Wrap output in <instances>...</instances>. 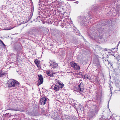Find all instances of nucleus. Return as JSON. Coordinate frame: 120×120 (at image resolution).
Segmentation results:
<instances>
[{
	"label": "nucleus",
	"mask_w": 120,
	"mask_h": 120,
	"mask_svg": "<svg viewBox=\"0 0 120 120\" xmlns=\"http://www.w3.org/2000/svg\"><path fill=\"white\" fill-rule=\"evenodd\" d=\"M58 66V64L54 62H52L50 63V67H52V68H56Z\"/></svg>",
	"instance_id": "obj_5"
},
{
	"label": "nucleus",
	"mask_w": 120,
	"mask_h": 120,
	"mask_svg": "<svg viewBox=\"0 0 120 120\" xmlns=\"http://www.w3.org/2000/svg\"><path fill=\"white\" fill-rule=\"evenodd\" d=\"M0 42L2 43V44L4 45V46H5V45L4 44L2 41L0 39Z\"/></svg>",
	"instance_id": "obj_14"
},
{
	"label": "nucleus",
	"mask_w": 120,
	"mask_h": 120,
	"mask_svg": "<svg viewBox=\"0 0 120 120\" xmlns=\"http://www.w3.org/2000/svg\"><path fill=\"white\" fill-rule=\"evenodd\" d=\"M74 68V69H77V70L79 69V70L80 69V68H78L77 69H76L77 68Z\"/></svg>",
	"instance_id": "obj_17"
},
{
	"label": "nucleus",
	"mask_w": 120,
	"mask_h": 120,
	"mask_svg": "<svg viewBox=\"0 0 120 120\" xmlns=\"http://www.w3.org/2000/svg\"><path fill=\"white\" fill-rule=\"evenodd\" d=\"M38 80L37 85L39 86L42 84L43 81V78L41 75H38Z\"/></svg>",
	"instance_id": "obj_3"
},
{
	"label": "nucleus",
	"mask_w": 120,
	"mask_h": 120,
	"mask_svg": "<svg viewBox=\"0 0 120 120\" xmlns=\"http://www.w3.org/2000/svg\"><path fill=\"white\" fill-rule=\"evenodd\" d=\"M111 66H112V65H111Z\"/></svg>",
	"instance_id": "obj_20"
},
{
	"label": "nucleus",
	"mask_w": 120,
	"mask_h": 120,
	"mask_svg": "<svg viewBox=\"0 0 120 120\" xmlns=\"http://www.w3.org/2000/svg\"><path fill=\"white\" fill-rule=\"evenodd\" d=\"M69 120H74L71 117L69 118Z\"/></svg>",
	"instance_id": "obj_16"
},
{
	"label": "nucleus",
	"mask_w": 120,
	"mask_h": 120,
	"mask_svg": "<svg viewBox=\"0 0 120 120\" xmlns=\"http://www.w3.org/2000/svg\"><path fill=\"white\" fill-rule=\"evenodd\" d=\"M59 86L56 85H55L54 88V90L55 91H58L59 90Z\"/></svg>",
	"instance_id": "obj_8"
},
{
	"label": "nucleus",
	"mask_w": 120,
	"mask_h": 120,
	"mask_svg": "<svg viewBox=\"0 0 120 120\" xmlns=\"http://www.w3.org/2000/svg\"><path fill=\"white\" fill-rule=\"evenodd\" d=\"M70 65L71 67H75V68H80V67L77 65L76 63H75L74 62H71Z\"/></svg>",
	"instance_id": "obj_6"
},
{
	"label": "nucleus",
	"mask_w": 120,
	"mask_h": 120,
	"mask_svg": "<svg viewBox=\"0 0 120 120\" xmlns=\"http://www.w3.org/2000/svg\"><path fill=\"white\" fill-rule=\"evenodd\" d=\"M8 87H9L17 86L19 85V83L17 81L13 79H10L8 82Z\"/></svg>",
	"instance_id": "obj_1"
},
{
	"label": "nucleus",
	"mask_w": 120,
	"mask_h": 120,
	"mask_svg": "<svg viewBox=\"0 0 120 120\" xmlns=\"http://www.w3.org/2000/svg\"><path fill=\"white\" fill-rule=\"evenodd\" d=\"M13 27H8L7 28H6L5 29H4V30H11L12 28H13Z\"/></svg>",
	"instance_id": "obj_10"
},
{
	"label": "nucleus",
	"mask_w": 120,
	"mask_h": 120,
	"mask_svg": "<svg viewBox=\"0 0 120 120\" xmlns=\"http://www.w3.org/2000/svg\"><path fill=\"white\" fill-rule=\"evenodd\" d=\"M86 79H89L90 80H91V77L89 75V76H88V75L87 76V75H86Z\"/></svg>",
	"instance_id": "obj_11"
},
{
	"label": "nucleus",
	"mask_w": 120,
	"mask_h": 120,
	"mask_svg": "<svg viewBox=\"0 0 120 120\" xmlns=\"http://www.w3.org/2000/svg\"><path fill=\"white\" fill-rule=\"evenodd\" d=\"M5 74V73L3 72V71L0 72V77H3V76Z\"/></svg>",
	"instance_id": "obj_9"
},
{
	"label": "nucleus",
	"mask_w": 120,
	"mask_h": 120,
	"mask_svg": "<svg viewBox=\"0 0 120 120\" xmlns=\"http://www.w3.org/2000/svg\"><path fill=\"white\" fill-rule=\"evenodd\" d=\"M47 74H48V75L49 76H51V75L50 74V73L49 72H48V73H47Z\"/></svg>",
	"instance_id": "obj_15"
},
{
	"label": "nucleus",
	"mask_w": 120,
	"mask_h": 120,
	"mask_svg": "<svg viewBox=\"0 0 120 120\" xmlns=\"http://www.w3.org/2000/svg\"><path fill=\"white\" fill-rule=\"evenodd\" d=\"M15 110V111H18V110H16V109H14V110Z\"/></svg>",
	"instance_id": "obj_19"
},
{
	"label": "nucleus",
	"mask_w": 120,
	"mask_h": 120,
	"mask_svg": "<svg viewBox=\"0 0 120 120\" xmlns=\"http://www.w3.org/2000/svg\"><path fill=\"white\" fill-rule=\"evenodd\" d=\"M82 77L83 78V79H86V75H81Z\"/></svg>",
	"instance_id": "obj_12"
},
{
	"label": "nucleus",
	"mask_w": 120,
	"mask_h": 120,
	"mask_svg": "<svg viewBox=\"0 0 120 120\" xmlns=\"http://www.w3.org/2000/svg\"><path fill=\"white\" fill-rule=\"evenodd\" d=\"M47 99L45 97L42 98L40 101V103L42 105H44L46 103Z\"/></svg>",
	"instance_id": "obj_4"
},
{
	"label": "nucleus",
	"mask_w": 120,
	"mask_h": 120,
	"mask_svg": "<svg viewBox=\"0 0 120 120\" xmlns=\"http://www.w3.org/2000/svg\"><path fill=\"white\" fill-rule=\"evenodd\" d=\"M34 62L38 67L40 62L38 60L36 59L34 60Z\"/></svg>",
	"instance_id": "obj_7"
},
{
	"label": "nucleus",
	"mask_w": 120,
	"mask_h": 120,
	"mask_svg": "<svg viewBox=\"0 0 120 120\" xmlns=\"http://www.w3.org/2000/svg\"><path fill=\"white\" fill-rule=\"evenodd\" d=\"M97 67H100L101 66L99 64L98 65Z\"/></svg>",
	"instance_id": "obj_18"
},
{
	"label": "nucleus",
	"mask_w": 120,
	"mask_h": 120,
	"mask_svg": "<svg viewBox=\"0 0 120 120\" xmlns=\"http://www.w3.org/2000/svg\"><path fill=\"white\" fill-rule=\"evenodd\" d=\"M58 83L60 85L62 86L61 88H62L63 87L64 84L60 83L59 81L58 82Z\"/></svg>",
	"instance_id": "obj_13"
},
{
	"label": "nucleus",
	"mask_w": 120,
	"mask_h": 120,
	"mask_svg": "<svg viewBox=\"0 0 120 120\" xmlns=\"http://www.w3.org/2000/svg\"><path fill=\"white\" fill-rule=\"evenodd\" d=\"M78 90L79 92L81 94H82V92L84 91V87L83 84L82 82L81 83L78 85Z\"/></svg>",
	"instance_id": "obj_2"
}]
</instances>
